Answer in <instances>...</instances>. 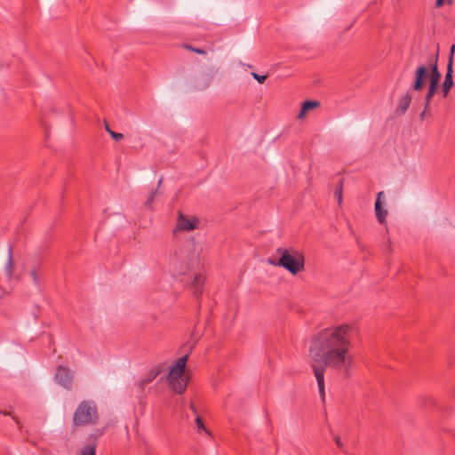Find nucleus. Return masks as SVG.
<instances>
[{
    "label": "nucleus",
    "mask_w": 455,
    "mask_h": 455,
    "mask_svg": "<svg viewBox=\"0 0 455 455\" xmlns=\"http://www.w3.org/2000/svg\"><path fill=\"white\" fill-rule=\"evenodd\" d=\"M357 328L353 323L331 325L320 331L310 347L311 367L317 381L319 394L324 399V371L327 368L338 370L348 378L354 366L350 354Z\"/></svg>",
    "instance_id": "obj_1"
},
{
    "label": "nucleus",
    "mask_w": 455,
    "mask_h": 455,
    "mask_svg": "<svg viewBox=\"0 0 455 455\" xmlns=\"http://www.w3.org/2000/svg\"><path fill=\"white\" fill-rule=\"evenodd\" d=\"M276 253L280 256L275 263L276 266L283 267L293 275L304 270L305 258L299 251L292 247H279L276 249Z\"/></svg>",
    "instance_id": "obj_2"
},
{
    "label": "nucleus",
    "mask_w": 455,
    "mask_h": 455,
    "mask_svg": "<svg viewBox=\"0 0 455 455\" xmlns=\"http://www.w3.org/2000/svg\"><path fill=\"white\" fill-rule=\"evenodd\" d=\"M98 419L96 403L91 400H84L77 405L72 421L75 427H85L95 425L98 422Z\"/></svg>",
    "instance_id": "obj_3"
},
{
    "label": "nucleus",
    "mask_w": 455,
    "mask_h": 455,
    "mask_svg": "<svg viewBox=\"0 0 455 455\" xmlns=\"http://www.w3.org/2000/svg\"><path fill=\"white\" fill-rule=\"evenodd\" d=\"M188 358V354L180 357L171 368L167 378L170 388L177 394L184 393L187 388V379L184 376V371Z\"/></svg>",
    "instance_id": "obj_4"
},
{
    "label": "nucleus",
    "mask_w": 455,
    "mask_h": 455,
    "mask_svg": "<svg viewBox=\"0 0 455 455\" xmlns=\"http://www.w3.org/2000/svg\"><path fill=\"white\" fill-rule=\"evenodd\" d=\"M73 373L69 368L60 365L57 367L54 380L67 390H71L73 385Z\"/></svg>",
    "instance_id": "obj_5"
},
{
    "label": "nucleus",
    "mask_w": 455,
    "mask_h": 455,
    "mask_svg": "<svg viewBox=\"0 0 455 455\" xmlns=\"http://www.w3.org/2000/svg\"><path fill=\"white\" fill-rule=\"evenodd\" d=\"M199 226V220L196 217L191 216L188 217L184 215L182 212H179L178 219H177V224L176 228L174 230V233L177 231L181 232H188L195 230Z\"/></svg>",
    "instance_id": "obj_6"
},
{
    "label": "nucleus",
    "mask_w": 455,
    "mask_h": 455,
    "mask_svg": "<svg viewBox=\"0 0 455 455\" xmlns=\"http://www.w3.org/2000/svg\"><path fill=\"white\" fill-rule=\"evenodd\" d=\"M385 194L383 191H380L377 194V199L374 205V211L376 218L380 224H384L386 222V219L387 216V210L384 208L385 204Z\"/></svg>",
    "instance_id": "obj_7"
},
{
    "label": "nucleus",
    "mask_w": 455,
    "mask_h": 455,
    "mask_svg": "<svg viewBox=\"0 0 455 455\" xmlns=\"http://www.w3.org/2000/svg\"><path fill=\"white\" fill-rule=\"evenodd\" d=\"M103 430H97L96 434H92L88 436V443L85 444L80 451V455H96L97 438L102 435Z\"/></svg>",
    "instance_id": "obj_8"
},
{
    "label": "nucleus",
    "mask_w": 455,
    "mask_h": 455,
    "mask_svg": "<svg viewBox=\"0 0 455 455\" xmlns=\"http://www.w3.org/2000/svg\"><path fill=\"white\" fill-rule=\"evenodd\" d=\"M427 67L424 65L419 66L415 71V79L412 84V89L414 91H420L424 86V79L427 75Z\"/></svg>",
    "instance_id": "obj_9"
},
{
    "label": "nucleus",
    "mask_w": 455,
    "mask_h": 455,
    "mask_svg": "<svg viewBox=\"0 0 455 455\" xmlns=\"http://www.w3.org/2000/svg\"><path fill=\"white\" fill-rule=\"evenodd\" d=\"M437 62H438V52L435 53L434 59H433V61L429 65L430 69H431V73L429 76V84H435L438 85L439 82H440V78H441V73L438 69Z\"/></svg>",
    "instance_id": "obj_10"
},
{
    "label": "nucleus",
    "mask_w": 455,
    "mask_h": 455,
    "mask_svg": "<svg viewBox=\"0 0 455 455\" xmlns=\"http://www.w3.org/2000/svg\"><path fill=\"white\" fill-rule=\"evenodd\" d=\"M160 373V371L158 369H151L147 372V374L142 377L139 382V387L141 390L144 389V387L151 383Z\"/></svg>",
    "instance_id": "obj_11"
},
{
    "label": "nucleus",
    "mask_w": 455,
    "mask_h": 455,
    "mask_svg": "<svg viewBox=\"0 0 455 455\" xmlns=\"http://www.w3.org/2000/svg\"><path fill=\"white\" fill-rule=\"evenodd\" d=\"M452 73V68L447 67L446 75L442 87L443 97H446L448 95L451 88L453 86Z\"/></svg>",
    "instance_id": "obj_12"
},
{
    "label": "nucleus",
    "mask_w": 455,
    "mask_h": 455,
    "mask_svg": "<svg viewBox=\"0 0 455 455\" xmlns=\"http://www.w3.org/2000/svg\"><path fill=\"white\" fill-rule=\"evenodd\" d=\"M213 80V73L212 72H204L201 75L198 82L197 88L200 90H204L210 86Z\"/></svg>",
    "instance_id": "obj_13"
},
{
    "label": "nucleus",
    "mask_w": 455,
    "mask_h": 455,
    "mask_svg": "<svg viewBox=\"0 0 455 455\" xmlns=\"http://www.w3.org/2000/svg\"><path fill=\"white\" fill-rule=\"evenodd\" d=\"M411 102V97L409 92H407L400 98L396 110L400 111L402 114H404L409 108Z\"/></svg>",
    "instance_id": "obj_14"
},
{
    "label": "nucleus",
    "mask_w": 455,
    "mask_h": 455,
    "mask_svg": "<svg viewBox=\"0 0 455 455\" xmlns=\"http://www.w3.org/2000/svg\"><path fill=\"white\" fill-rule=\"evenodd\" d=\"M320 105L318 101L306 100L301 107V109L298 115L299 119L304 118L306 113L313 108H317Z\"/></svg>",
    "instance_id": "obj_15"
},
{
    "label": "nucleus",
    "mask_w": 455,
    "mask_h": 455,
    "mask_svg": "<svg viewBox=\"0 0 455 455\" xmlns=\"http://www.w3.org/2000/svg\"><path fill=\"white\" fill-rule=\"evenodd\" d=\"M204 277L201 275H196L192 286L194 287V293L199 295L202 292V287L204 284Z\"/></svg>",
    "instance_id": "obj_16"
},
{
    "label": "nucleus",
    "mask_w": 455,
    "mask_h": 455,
    "mask_svg": "<svg viewBox=\"0 0 455 455\" xmlns=\"http://www.w3.org/2000/svg\"><path fill=\"white\" fill-rule=\"evenodd\" d=\"M5 271L9 277L12 276L13 272V260H12V247L9 248V257L8 260L5 266Z\"/></svg>",
    "instance_id": "obj_17"
},
{
    "label": "nucleus",
    "mask_w": 455,
    "mask_h": 455,
    "mask_svg": "<svg viewBox=\"0 0 455 455\" xmlns=\"http://www.w3.org/2000/svg\"><path fill=\"white\" fill-rule=\"evenodd\" d=\"M437 87H438L437 84H429V87H428L427 95L425 97V102L427 103V105H429L433 96L435 95V92L437 90Z\"/></svg>",
    "instance_id": "obj_18"
},
{
    "label": "nucleus",
    "mask_w": 455,
    "mask_h": 455,
    "mask_svg": "<svg viewBox=\"0 0 455 455\" xmlns=\"http://www.w3.org/2000/svg\"><path fill=\"white\" fill-rule=\"evenodd\" d=\"M342 188H343V180H340L339 181V184L336 186V188L334 191V194H335V196L337 197L339 204H341V203H342Z\"/></svg>",
    "instance_id": "obj_19"
},
{
    "label": "nucleus",
    "mask_w": 455,
    "mask_h": 455,
    "mask_svg": "<svg viewBox=\"0 0 455 455\" xmlns=\"http://www.w3.org/2000/svg\"><path fill=\"white\" fill-rule=\"evenodd\" d=\"M184 48H186V49H188V50H189L191 52H196L197 54H202V55L206 54V51L205 50H204L202 48H196V47H194V46H192L190 44H185Z\"/></svg>",
    "instance_id": "obj_20"
},
{
    "label": "nucleus",
    "mask_w": 455,
    "mask_h": 455,
    "mask_svg": "<svg viewBox=\"0 0 455 455\" xmlns=\"http://www.w3.org/2000/svg\"><path fill=\"white\" fill-rule=\"evenodd\" d=\"M30 275L33 279V282L36 285H39V272H38V269L34 267L33 269H31L30 271Z\"/></svg>",
    "instance_id": "obj_21"
},
{
    "label": "nucleus",
    "mask_w": 455,
    "mask_h": 455,
    "mask_svg": "<svg viewBox=\"0 0 455 455\" xmlns=\"http://www.w3.org/2000/svg\"><path fill=\"white\" fill-rule=\"evenodd\" d=\"M196 424L198 430H204L206 433H208V430L205 428L204 422L198 414H196Z\"/></svg>",
    "instance_id": "obj_22"
},
{
    "label": "nucleus",
    "mask_w": 455,
    "mask_h": 455,
    "mask_svg": "<svg viewBox=\"0 0 455 455\" xmlns=\"http://www.w3.org/2000/svg\"><path fill=\"white\" fill-rule=\"evenodd\" d=\"M454 52H455V44H452L451 47V50H450V55H449V60H448L447 67L452 68Z\"/></svg>",
    "instance_id": "obj_23"
},
{
    "label": "nucleus",
    "mask_w": 455,
    "mask_h": 455,
    "mask_svg": "<svg viewBox=\"0 0 455 455\" xmlns=\"http://www.w3.org/2000/svg\"><path fill=\"white\" fill-rule=\"evenodd\" d=\"M252 77L257 80L259 84H263L267 78L266 75H259L255 72L251 73Z\"/></svg>",
    "instance_id": "obj_24"
},
{
    "label": "nucleus",
    "mask_w": 455,
    "mask_h": 455,
    "mask_svg": "<svg viewBox=\"0 0 455 455\" xmlns=\"http://www.w3.org/2000/svg\"><path fill=\"white\" fill-rule=\"evenodd\" d=\"M109 135L116 141H119L124 138L122 133L116 132L114 131H109Z\"/></svg>",
    "instance_id": "obj_25"
},
{
    "label": "nucleus",
    "mask_w": 455,
    "mask_h": 455,
    "mask_svg": "<svg viewBox=\"0 0 455 455\" xmlns=\"http://www.w3.org/2000/svg\"><path fill=\"white\" fill-rule=\"evenodd\" d=\"M428 106L429 105H427V103L425 102V107H424V110L421 112L419 117H420V120L423 121L425 119V117L429 115L428 113Z\"/></svg>",
    "instance_id": "obj_26"
},
{
    "label": "nucleus",
    "mask_w": 455,
    "mask_h": 455,
    "mask_svg": "<svg viewBox=\"0 0 455 455\" xmlns=\"http://www.w3.org/2000/svg\"><path fill=\"white\" fill-rule=\"evenodd\" d=\"M154 199H155V194H152V195L149 196V198L147 200L146 204H147L148 206H150V205H151V204H152V202L154 201Z\"/></svg>",
    "instance_id": "obj_27"
},
{
    "label": "nucleus",
    "mask_w": 455,
    "mask_h": 455,
    "mask_svg": "<svg viewBox=\"0 0 455 455\" xmlns=\"http://www.w3.org/2000/svg\"><path fill=\"white\" fill-rule=\"evenodd\" d=\"M334 440H335L336 444H337L339 447H340V448H341V447H342V442H341V440H340V437H339V436H335Z\"/></svg>",
    "instance_id": "obj_28"
},
{
    "label": "nucleus",
    "mask_w": 455,
    "mask_h": 455,
    "mask_svg": "<svg viewBox=\"0 0 455 455\" xmlns=\"http://www.w3.org/2000/svg\"><path fill=\"white\" fill-rule=\"evenodd\" d=\"M196 342V340H193V341H189L188 343V345L189 346V350H191L195 347Z\"/></svg>",
    "instance_id": "obj_29"
},
{
    "label": "nucleus",
    "mask_w": 455,
    "mask_h": 455,
    "mask_svg": "<svg viewBox=\"0 0 455 455\" xmlns=\"http://www.w3.org/2000/svg\"><path fill=\"white\" fill-rule=\"evenodd\" d=\"M190 409L196 415L198 414L193 403H190Z\"/></svg>",
    "instance_id": "obj_30"
},
{
    "label": "nucleus",
    "mask_w": 455,
    "mask_h": 455,
    "mask_svg": "<svg viewBox=\"0 0 455 455\" xmlns=\"http://www.w3.org/2000/svg\"><path fill=\"white\" fill-rule=\"evenodd\" d=\"M443 4V0H436L435 6L441 7Z\"/></svg>",
    "instance_id": "obj_31"
},
{
    "label": "nucleus",
    "mask_w": 455,
    "mask_h": 455,
    "mask_svg": "<svg viewBox=\"0 0 455 455\" xmlns=\"http://www.w3.org/2000/svg\"><path fill=\"white\" fill-rule=\"evenodd\" d=\"M105 128H106V131H107L108 133H109V131H112V130L109 128V126H108V123H107V122H105Z\"/></svg>",
    "instance_id": "obj_32"
}]
</instances>
